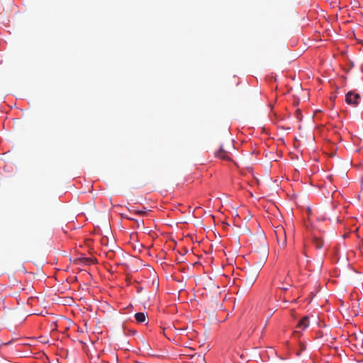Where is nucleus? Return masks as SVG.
Returning <instances> with one entry per match:
<instances>
[{
  "label": "nucleus",
  "mask_w": 363,
  "mask_h": 363,
  "mask_svg": "<svg viewBox=\"0 0 363 363\" xmlns=\"http://www.w3.org/2000/svg\"><path fill=\"white\" fill-rule=\"evenodd\" d=\"M274 233L279 246L283 248L286 245V235L285 229L281 225H278L275 228Z\"/></svg>",
  "instance_id": "nucleus-1"
},
{
  "label": "nucleus",
  "mask_w": 363,
  "mask_h": 363,
  "mask_svg": "<svg viewBox=\"0 0 363 363\" xmlns=\"http://www.w3.org/2000/svg\"><path fill=\"white\" fill-rule=\"evenodd\" d=\"M257 277V274H254L251 276H249L248 277H247L246 284L249 286H252L253 285V284L255 283Z\"/></svg>",
  "instance_id": "nucleus-7"
},
{
  "label": "nucleus",
  "mask_w": 363,
  "mask_h": 363,
  "mask_svg": "<svg viewBox=\"0 0 363 363\" xmlns=\"http://www.w3.org/2000/svg\"><path fill=\"white\" fill-rule=\"evenodd\" d=\"M85 262L87 263V264H92V263H94L93 259H90V258H86L85 259Z\"/></svg>",
  "instance_id": "nucleus-9"
},
{
  "label": "nucleus",
  "mask_w": 363,
  "mask_h": 363,
  "mask_svg": "<svg viewBox=\"0 0 363 363\" xmlns=\"http://www.w3.org/2000/svg\"><path fill=\"white\" fill-rule=\"evenodd\" d=\"M309 325V319L308 316L303 317L298 323L297 327L304 330Z\"/></svg>",
  "instance_id": "nucleus-4"
},
{
  "label": "nucleus",
  "mask_w": 363,
  "mask_h": 363,
  "mask_svg": "<svg viewBox=\"0 0 363 363\" xmlns=\"http://www.w3.org/2000/svg\"><path fill=\"white\" fill-rule=\"evenodd\" d=\"M131 212H133L135 213L142 215V216L145 215L147 213V212L145 211H136L135 209H132Z\"/></svg>",
  "instance_id": "nucleus-8"
},
{
  "label": "nucleus",
  "mask_w": 363,
  "mask_h": 363,
  "mask_svg": "<svg viewBox=\"0 0 363 363\" xmlns=\"http://www.w3.org/2000/svg\"><path fill=\"white\" fill-rule=\"evenodd\" d=\"M135 318L138 323H142L146 320V315L142 312L136 313L135 314Z\"/></svg>",
  "instance_id": "nucleus-6"
},
{
  "label": "nucleus",
  "mask_w": 363,
  "mask_h": 363,
  "mask_svg": "<svg viewBox=\"0 0 363 363\" xmlns=\"http://www.w3.org/2000/svg\"><path fill=\"white\" fill-rule=\"evenodd\" d=\"M301 351H303L306 350V346L303 345V344H301Z\"/></svg>",
  "instance_id": "nucleus-10"
},
{
  "label": "nucleus",
  "mask_w": 363,
  "mask_h": 363,
  "mask_svg": "<svg viewBox=\"0 0 363 363\" xmlns=\"http://www.w3.org/2000/svg\"><path fill=\"white\" fill-rule=\"evenodd\" d=\"M360 99L361 97L359 94L352 91L348 92L345 97L347 104L353 105L354 106L359 104Z\"/></svg>",
  "instance_id": "nucleus-2"
},
{
  "label": "nucleus",
  "mask_w": 363,
  "mask_h": 363,
  "mask_svg": "<svg viewBox=\"0 0 363 363\" xmlns=\"http://www.w3.org/2000/svg\"><path fill=\"white\" fill-rule=\"evenodd\" d=\"M287 289H288L287 287H283V288H281V289H282V290H284V291L287 290Z\"/></svg>",
  "instance_id": "nucleus-11"
},
{
  "label": "nucleus",
  "mask_w": 363,
  "mask_h": 363,
  "mask_svg": "<svg viewBox=\"0 0 363 363\" xmlns=\"http://www.w3.org/2000/svg\"><path fill=\"white\" fill-rule=\"evenodd\" d=\"M312 243L317 249H320L323 245V240L315 235L313 236Z\"/></svg>",
  "instance_id": "nucleus-5"
},
{
  "label": "nucleus",
  "mask_w": 363,
  "mask_h": 363,
  "mask_svg": "<svg viewBox=\"0 0 363 363\" xmlns=\"http://www.w3.org/2000/svg\"><path fill=\"white\" fill-rule=\"evenodd\" d=\"M130 220H135L133 218H129Z\"/></svg>",
  "instance_id": "nucleus-13"
},
{
  "label": "nucleus",
  "mask_w": 363,
  "mask_h": 363,
  "mask_svg": "<svg viewBox=\"0 0 363 363\" xmlns=\"http://www.w3.org/2000/svg\"><path fill=\"white\" fill-rule=\"evenodd\" d=\"M215 156L223 160H229L230 159L229 152L226 151L222 145L220 149L215 152Z\"/></svg>",
  "instance_id": "nucleus-3"
},
{
  "label": "nucleus",
  "mask_w": 363,
  "mask_h": 363,
  "mask_svg": "<svg viewBox=\"0 0 363 363\" xmlns=\"http://www.w3.org/2000/svg\"><path fill=\"white\" fill-rule=\"evenodd\" d=\"M33 289V286H30V287H29V290H30V291H32V289Z\"/></svg>",
  "instance_id": "nucleus-12"
}]
</instances>
